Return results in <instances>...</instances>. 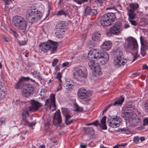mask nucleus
<instances>
[{
  "label": "nucleus",
  "mask_w": 148,
  "mask_h": 148,
  "mask_svg": "<svg viewBox=\"0 0 148 148\" xmlns=\"http://www.w3.org/2000/svg\"><path fill=\"white\" fill-rule=\"evenodd\" d=\"M103 52H101L99 51L93 49L89 51L88 53V58L89 61L88 64L89 66L93 71L92 74H97L99 75L101 73L99 64L97 61H99L102 56Z\"/></svg>",
  "instance_id": "1"
},
{
  "label": "nucleus",
  "mask_w": 148,
  "mask_h": 148,
  "mask_svg": "<svg viewBox=\"0 0 148 148\" xmlns=\"http://www.w3.org/2000/svg\"><path fill=\"white\" fill-rule=\"evenodd\" d=\"M126 109L128 111L125 112L123 116L126 122H128L133 126H138L141 122L140 117L134 113L133 108L127 107Z\"/></svg>",
  "instance_id": "2"
},
{
  "label": "nucleus",
  "mask_w": 148,
  "mask_h": 148,
  "mask_svg": "<svg viewBox=\"0 0 148 148\" xmlns=\"http://www.w3.org/2000/svg\"><path fill=\"white\" fill-rule=\"evenodd\" d=\"M32 85L29 84H26L20 78L18 82L16 84L14 88L18 89L21 88L23 89L22 92V95L24 97H28L31 95H32L34 92V88Z\"/></svg>",
  "instance_id": "3"
},
{
  "label": "nucleus",
  "mask_w": 148,
  "mask_h": 148,
  "mask_svg": "<svg viewBox=\"0 0 148 148\" xmlns=\"http://www.w3.org/2000/svg\"><path fill=\"white\" fill-rule=\"evenodd\" d=\"M39 49L44 53H47L50 51L51 54L56 51L58 47V43L51 40H49L47 41L40 43L39 45Z\"/></svg>",
  "instance_id": "4"
},
{
  "label": "nucleus",
  "mask_w": 148,
  "mask_h": 148,
  "mask_svg": "<svg viewBox=\"0 0 148 148\" xmlns=\"http://www.w3.org/2000/svg\"><path fill=\"white\" fill-rule=\"evenodd\" d=\"M87 74V69L84 66L75 68L73 71V77L79 82L84 83L86 78Z\"/></svg>",
  "instance_id": "5"
},
{
  "label": "nucleus",
  "mask_w": 148,
  "mask_h": 148,
  "mask_svg": "<svg viewBox=\"0 0 148 148\" xmlns=\"http://www.w3.org/2000/svg\"><path fill=\"white\" fill-rule=\"evenodd\" d=\"M116 19L114 13L109 12L103 15L100 21L101 25L103 26H106L112 24Z\"/></svg>",
  "instance_id": "6"
},
{
  "label": "nucleus",
  "mask_w": 148,
  "mask_h": 148,
  "mask_svg": "<svg viewBox=\"0 0 148 148\" xmlns=\"http://www.w3.org/2000/svg\"><path fill=\"white\" fill-rule=\"evenodd\" d=\"M114 56L116 58L114 60V64L117 67H119L121 65L124 66L126 63L127 60L124 59L123 52L120 50L113 52Z\"/></svg>",
  "instance_id": "7"
},
{
  "label": "nucleus",
  "mask_w": 148,
  "mask_h": 148,
  "mask_svg": "<svg viewBox=\"0 0 148 148\" xmlns=\"http://www.w3.org/2000/svg\"><path fill=\"white\" fill-rule=\"evenodd\" d=\"M13 23L14 25L18 29L25 31L27 27V22L21 16H15L13 18Z\"/></svg>",
  "instance_id": "8"
},
{
  "label": "nucleus",
  "mask_w": 148,
  "mask_h": 148,
  "mask_svg": "<svg viewBox=\"0 0 148 148\" xmlns=\"http://www.w3.org/2000/svg\"><path fill=\"white\" fill-rule=\"evenodd\" d=\"M127 43L125 48L127 50H136L138 45L136 40L134 37L130 36L127 38Z\"/></svg>",
  "instance_id": "9"
},
{
  "label": "nucleus",
  "mask_w": 148,
  "mask_h": 148,
  "mask_svg": "<svg viewBox=\"0 0 148 148\" xmlns=\"http://www.w3.org/2000/svg\"><path fill=\"white\" fill-rule=\"evenodd\" d=\"M61 110L63 116L65 118V123L67 125L73 123L74 119H71L73 115L70 111L67 108H62Z\"/></svg>",
  "instance_id": "10"
},
{
  "label": "nucleus",
  "mask_w": 148,
  "mask_h": 148,
  "mask_svg": "<svg viewBox=\"0 0 148 148\" xmlns=\"http://www.w3.org/2000/svg\"><path fill=\"white\" fill-rule=\"evenodd\" d=\"M92 92L90 91H87L86 89L84 88H81L79 89L78 91V95L81 99H85L84 101L88 102L90 101V99L89 97L91 95Z\"/></svg>",
  "instance_id": "11"
},
{
  "label": "nucleus",
  "mask_w": 148,
  "mask_h": 148,
  "mask_svg": "<svg viewBox=\"0 0 148 148\" xmlns=\"http://www.w3.org/2000/svg\"><path fill=\"white\" fill-rule=\"evenodd\" d=\"M122 30V25L120 21L116 22L109 29L110 32L114 35H118Z\"/></svg>",
  "instance_id": "12"
},
{
  "label": "nucleus",
  "mask_w": 148,
  "mask_h": 148,
  "mask_svg": "<svg viewBox=\"0 0 148 148\" xmlns=\"http://www.w3.org/2000/svg\"><path fill=\"white\" fill-rule=\"evenodd\" d=\"M121 119L117 116L115 117H111L108 119V123L109 126L111 127L115 128L119 127L121 122Z\"/></svg>",
  "instance_id": "13"
},
{
  "label": "nucleus",
  "mask_w": 148,
  "mask_h": 148,
  "mask_svg": "<svg viewBox=\"0 0 148 148\" xmlns=\"http://www.w3.org/2000/svg\"><path fill=\"white\" fill-rule=\"evenodd\" d=\"M139 6V4L136 2L130 3L129 6L127 8L128 15H136L135 12L138 10Z\"/></svg>",
  "instance_id": "14"
},
{
  "label": "nucleus",
  "mask_w": 148,
  "mask_h": 148,
  "mask_svg": "<svg viewBox=\"0 0 148 148\" xmlns=\"http://www.w3.org/2000/svg\"><path fill=\"white\" fill-rule=\"evenodd\" d=\"M140 39L141 45V53L142 56H144L146 54V51L148 49V43L142 36H140Z\"/></svg>",
  "instance_id": "15"
},
{
  "label": "nucleus",
  "mask_w": 148,
  "mask_h": 148,
  "mask_svg": "<svg viewBox=\"0 0 148 148\" xmlns=\"http://www.w3.org/2000/svg\"><path fill=\"white\" fill-rule=\"evenodd\" d=\"M61 113L59 110L56 111L54 114L53 119V123L55 125H59L62 122Z\"/></svg>",
  "instance_id": "16"
},
{
  "label": "nucleus",
  "mask_w": 148,
  "mask_h": 148,
  "mask_svg": "<svg viewBox=\"0 0 148 148\" xmlns=\"http://www.w3.org/2000/svg\"><path fill=\"white\" fill-rule=\"evenodd\" d=\"M65 27V25L64 22H61L58 23L55 29V34L57 36L61 35L64 32Z\"/></svg>",
  "instance_id": "17"
},
{
  "label": "nucleus",
  "mask_w": 148,
  "mask_h": 148,
  "mask_svg": "<svg viewBox=\"0 0 148 148\" xmlns=\"http://www.w3.org/2000/svg\"><path fill=\"white\" fill-rule=\"evenodd\" d=\"M106 117L105 116L101 119L100 124L99 123V121L98 120H96L95 122L92 123V124L95 126H98L99 125H100V127L102 129L106 130L107 129V127L106 124Z\"/></svg>",
  "instance_id": "18"
},
{
  "label": "nucleus",
  "mask_w": 148,
  "mask_h": 148,
  "mask_svg": "<svg viewBox=\"0 0 148 148\" xmlns=\"http://www.w3.org/2000/svg\"><path fill=\"white\" fill-rule=\"evenodd\" d=\"M31 106L29 107V110L31 112H34L37 110L41 106V104L34 100L31 101Z\"/></svg>",
  "instance_id": "19"
},
{
  "label": "nucleus",
  "mask_w": 148,
  "mask_h": 148,
  "mask_svg": "<svg viewBox=\"0 0 148 148\" xmlns=\"http://www.w3.org/2000/svg\"><path fill=\"white\" fill-rule=\"evenodd\" d=\"M27 117V115H25V114H23L22 119L21 121L20 124L24 126H28L29 127H32V129L33 126L35 125L36 123L35 122H29L26 119Z\"/></svg>",
  "instance_id": "20"
},
{
  "label": "nucleus",
  "mask_w": 148,
  "mask_h": 148,
  "mask_svg": "<svg viewBox=\"0 0 148 148\" xmlns=\"http://www.w3.org/2000/svg\"><path fill=\"white\" fill-rule=\"evenodd\" d=\"M124 100V97L122 96L121 97L118 99L116 100L114 103H111L109 104L108 106L105 108L103 110V113L105 112L111 106L114 105V106H117L122 104Z\"/></svg>",
  "instance_id": "21"
},
{
  "label": "nucleus",
  "mask_w": 148,
  "mask_h": 148,
  "mask_svg": "<svg viewBox=\"0 0 148 148\" xmlns=\"http://www.w3.org/2000/svg\"><path fill=\"white\" fill-rule=\"evenodd\" d=\"M85 14L86 16L96 15L97 13V10L92 9L88 6H86L84 7Z\"/></svg>",
  "instance_id": "22"
},
{
  "label": "nucleus",
  "mask_w": 148,
  "mask_h": 148,
  "mask_svg": "<svg viewBox=\"0 0 148 148\" xmlns=\"http://www.w3.org/2000/svg\"><path fill=\"white\" fill-rule=\"evenodd\" d=\"M39 15H37V16H30V15H26V18L28 20V22L32 24L34 22H36L37 21L39 20L42 16L41 14H39Z\"/></svg>",
  "instance_id": "23"
},
{
  "label": "nucleus",
  "mask_w": 148,
  "mask_h": 148,
  "mask_svg": "<svg viewBox=\"0 0 148 148\" xmlns=\"http://www.w3.org/2000/svg\"><path fill=\"white\" fill-rule=\"evenodd\" d=\"M39 14H41L40 11H38L36 8H30L27 11L26 15H30L36 16H37V15H39Z\"/></svg>",
  "instance_id": "24"
},
{
  "label": "nucleus",
  "mask_w": 148,
  "mask_h": 148,
  "mask_svg": "<svg viewBox=\"0 0 148 148\" xmlns=\"http://www.w3.org/2000/svg\"><path fill=\"white\" fill-rule=\"evenodd\" d=\"M109 57L108 53L106 52H103L102 56L99 60L100 64L101 65H103L107 63L108 61Z\"/></svg>",
  "instance_id": "25"
},
{
  "label": "nucleus",
  "mask_w": 148,
  "mask_h": 148,
  "mask_svg": "<svg viewBox=\"0 0 148 148\" xmlns=\"http://www.w3.org/2000/svg\"><path fill=\"white\" fill-rule=\"evenodd\" d=\"M112 45V43L110 41H105L101 45V48L103 51H108L111 48Z\"/></svg>",
  "instance_id": "26"
},
{
  "label": "nucleus",
  "mask_w": 148,
  "mask_h": 148,
  "mask_svg": "<svg viewBox=\"0 0 148 148\" xmlns=\"http://www.w3.org/2000/svg\"><path fill=\"white\" fill-rule=\"evenodd\" d=\"M101 34L98 32L93 33L92 35V39L94 41H98L100 40Z\"/></svg>",
  "instance_id": "27"
},
{
  "label": "nucleus",
  "mask_w": 148,
  "mask_h": 148,
  "mask_svg": "<svg viewBox=\"0 0 148 148\" xmlns=\"http://www.w3.org/2000/svg\"><path fill=\"white\" fill-rule=\"evenodd\" d=\"M128 16H129L128 20L131 24L134 26L137 25L138 24L137 22L133 20L136 15H133L132 16L131 15H128Z\"/></svg>",
  "instance_id": "28"
},
{
  "label": "nucleus",
  "mask_w": 148,
  "mask_h": 148,
  "mask_svg": "<svg viewBox=\"0 0 148 148\" xmlns=\"http://www.w3.org/2000/svg\"><path fill=\"white\" fill-rule=\"evenodd\" d=\"M50 99H47L45 102V106H46L47 103H55V97L54 94H51L50 95Z\"/></svg>",
  "instance_id": "29"
},
{
  "label": "nucleus",
  "mask_w": 148,
  "mask_h": 148,
  "mask_svg": "<svg viewBox=\"0 0 148 148\" xmlns=\"http://www.w3.org/2000/svg\"><path fill=\"white\" fill-rule=\"evenodd\" d=\"M93 129L91 127H86L85 129V132L87 134L92 135L93 134Z\"/></svg>",
  "instance_id": "30"
},
{
  "label": "nucleus",
  "mask_w": 148,
  "mask_h": 148,
  "mask_svg": "<svg viewBox=\"0 0 148 148\" xmlns=\"http://www.w3.org/2000/svg\"><path fill=\"white\" fill-rule=\"evenodd\" d=\"M118 131L121 133H126L129 134L130 132V131L127 128H119Z\"/></svg>",
  "instance_id": "31"
},
{
  "label": "nucleus",
  "mask_w": 148,
  "mask_h": 148,
  "mask_svg": "<svg viewBox=\"0 0 148 148\" xmlns=\"http://www.w3.org/2000/svg\"><path fill=\"white\" fill-rule=\"evenodd\" d=\"M49 109L52 111L55 110L56 109V106L55 103H49Z\"/></svg>",
  "instance_id": "32"
},
{
  "label": "nucleus",
  "mask_w": 148,
  "mask_h": 148,
  "mask_svg": "<svg viewBox=\"0 0 148 148\" xmlns=\"http://www.w3.org/2000/svg\"><path fill=\"white\" fill-rule=\"evenodd\" d=\"M5 93L3 91V88H0V99L4 98Z\"/></svg>",
  "instance_id": "33"
},
{
  "label": "nucleus",
  "mask_w": 148,
  "mask_h": 148,
  "mask_svg": "<svg viewBox=\"0 0 148 148\" xmlns=\"http://www.w3.org/2000/svg\"><path fill=\"white\" fill-rule=\"evenodd\" d=\"M62 15H64L65 16H66V14L65 12L62 10L58 11V13L56 14V15L57 16H60Z\"/></svg>",
  "instance_id": "34"
},
{
  "label": "nucleus",
  "mask_w": 148,
  "mask_h": 148,
  "mask_svg": "<svg viewBox=\"0 0 148 148\" xmlns=\"http://www.w3.org/2000/svg\"><path fill=\"white\" fill-rule=\"evenodd\" d=\"M75 110L78 112H81L83 111V108L79 107L77 104L76 103L75 105Z\"/></svg>",
  "instance_id": "35"
},
{
  "label": "nucleus",
  "mask_w": 148,
  "mask_h": 148,
  "mask_svg": "<svg viewBox=\"0 0 148 148\" xmlns=\"http://www.w3.org/2000/svg\"><path fill=\"white\" fill-rule=\"evenodd\" d=\"M139 140V137L138 136H136L134 138L133 141L134 142L137 144Z\"/></svg>",
  "instance_id": "36"
},
{
  "label": "nucleus",
  "mask_w": 148,
  "mask_h": 148,
  "mask_svg": "<svg viewBox=\"0 0 148 148\" xmlns=\"http://www.w3.org/2000/svg\"><path fill=\"white\" fill-rule=\"evenodd\" d=\"M21 79V80L23 81V82H24V83H25V81H27L29 80V79H30L29 77H22L21 78H20Z\"/></svg>",
  "instance_id": "37"
},
{
  "label": "nucleus",
  "mask_w": 148,
  "mask_h": 148,
  "mask_svg": "<svg viewBox=\"0 0 148 148\" xmlns=\"http://www.w3.org/2000/svg\"><path fill=\"white\" fill-rule=\"evenodd\" d=\"M39 73H38L36 71H34L31 73L32 75L35 78L37 77V76H38V75Z\"/></svg>",
  "instance_id": "38"
},
{
  "label": "nucleus",
  "mask_w": 148,
  "mask_h": 148,
  "mask_svg": "<svg viewBox=\"0 0 148 148\" xmlns=\"http://www.w3.org/2000/svg\"><path fill=\"white\" fill-rule=\"evenodd\" d=\"M61 74L60 72H58L57 73V75L56 76V78L58 79L59 81L60 82H61Z\"/></svg>",
  "instance_id": "39"
},
{
  "label": "nucleus",
  "mask_w": 148,
  "mask_h": 148,
  "mask_svg": "<svg viewBox=\"0 0 148 148\" xmlns=\"http://www.w3.org/2000/svg\"><path fill=\"white\" fill-rule=\"evenodd\" d=\"M145 111L148 112V100L145 102Z\"/></svg>",
  "instance_id": "40"
},
{
  "label": "nucleus",
  "mask_w": 148,
  "mask_h": 148,
  "mask_svg": "<svg viewBox=\"0 0 148 148\" xmlns=\"http://www.w3.org/2000/svg\"><path fill=\"white\" fill-rule=\"evenodd\" d=\"M58 62V60L57 59H55L52 63V65L53 66H56Z\"/></svg>",
  "instance_id": "41"
},
{
  "label": "nucleus",
  "mask_w": 148,
  "mask_h": 148,
  "mask_svg": "<svg viewBox=\"0 0 148 148\" xmlns=\"http://www.w3.org/2000/svg\"><path fill=\"white\" fill-rule=\"evenodd\" d=\"M143 125H148V118L144 119L143 120Z\"/></svg>",
  "instance_id": "42"
},
{
  "label": "nucleus",
  "mask_w": 148,
  "mask_h": 148,
  "mask_svg": "<svg viewBox=\"0 0 148 148\" xmlns=\"http://www.w3.org/2000/svg\"><path fill=\"white\" fill-rule=\"evenodd\" d=\"M66 86L67 87L66 89H69L70 90L73 89V85H72L71 84H67Z\"/></svg>",
  "instance_id": "43"
},
{
  "label": "nucleus",
  "mask_w": 148,
  "mask_h": 148,
  "mask_svg": "<svg viewBox=\"0 0 148 148\" xmlns=\"http://www.w3.org/2000/svg\"><path fill=\"white\" fill-rule=\"evenodd\" d=\"M139 57V56L137 54V53L136 52V53L135 55L134 56V59H133V62L134 61Z\"/></svg>",
  "instance_id": "44"
},
{
  "label": "nucleus",
  "mask_w": 148,
  "mask_h": 148,
  "mask_svg": "<svg viewBox=\"0 0 148 148\" xmlns=\"http://www.w3.org/2000/svg\"><path fill=\"white\" fill-rule=\"evenodd\" d=\"M95 2L97 3H103L104 1H106V0H95Z\"/></svg>",
  "instance_id": "45"
},
{
  "label": "nucleus",
  "mask_w": 148,
  "mask_h": 148,
  "mask_svg": "<svg viewBox=\"0 0 148 148\" xmlns=\"http://www.w3.org/2000/svg\"><path fill=\"white\" fill-rule=\"evenodd\" d=\"M26 43V41H21L19 42V45L20 46L25 45Z\"/></svg>",
  "instance_id": "46"
},
{
  "label": "nucleus",
  "mask_w": 148,
  "mask_h": 148,
  "mask_svg": "<svg viewBox=\"0 0 148 148\" xmlns=\"http://www.w3.org/2000/svg\"><path fill=\"white\" fill-rule=\"evenodd\" d=\"M3 37H4V39L6 42H9L10 41V40L9 38L5 36Z\"/></svg>",
  "instance_id": "47"
},
{
  "label": "nucleus",
  "mask_w": 148,
  "mask_h": 148,
  "mask_svg": "<svg viewBox=\"0 0 148 148\" xmlns=\"http://www.w3.org/2000/svg\"><path fill=\"white\" fill-rule=\"evenodd\" d=\"M69 64L68 62H65L62 64V67H64L68 66Z\"/></svg>",
  "instance_id": "48"
},
{
  "label": "nucleus",
  "mask_w": 148,
  "mask_h": 148,
  "mask_svg": "<svg viewBox=\"0 0 148 148\" xmlns=\"http://www.w3.org/2000/svg\"><path fill=\"white\" fill-rule=\"evenodd\" d=\"M74 1L76 2L78 4L80 5L81 3V0H73Z\"/></svg>",
  "instance_id": "49"
},
{
  "label": "nucleus",
  "mask_w": 148,
  "mask_h": 148,
  "mask_svg": "<svg viewBox=\"0 0 148 148\" xmlns=\"http://www.w3.org/2000/svg\"><path fill=\"white\" fill-rule=\"evenodd\" d=\"M130 27V25L127 24H125L124 25V27L125 29H127Z\"/></svg>",
  "instance_id": "50"
},
{
  "label": "nucleus",
  "mask_w": 148,
  "mask_h": 148,
  "mask_svg": "<svg viewBox=\"0 0 148 148\" xmlns=\"http://www.w3.org/2000/svg\"><path fill=\"white\" fill-rule=\"evenodd\" d=\"M50 124V121L49 120H47L46 122L45 123V125L46 126H49Z\"/></svg>",
  "instance_id": "51"
},
{
  "label": "nucleus",
  "mask_w": 148,
  "mask_h": 148,
  "mask_svg": "<svg viewBox=\"0 0 148 148\" xmlns=\"http://www.w3.org/2000/svg\"><path fill=\"white\" fill-rule=\"evenodd\" d=\"M5 122V120L3 118L0 119V125Z\"/></svg>",
  "instance_id": "52"
},
{
  "label": "nucleus",
  "mask_w": 148,
  "mask_h": 148,
  "mask_svg": "<svg viewBox=\"0 0 148 148\" xmlns=\"http://www.w3.org/2000/svg\"><path fill=\"white\" fill-rule=\"evenodd\" d=\"M140 140L141 141V142H142L145 140V138L143 136L140 137H139V140Z\"/></svg>",
  "instance_id": "53"
},
{
  "label": "nucleus",
  "mask_w": 148,
  "mask_h": 148,
  "mask_svg": "<svg viewBox=\"0 0 148 148\" xmlns=\"http://www.w3.org/2000/svg\"><path fill=\"white\" fill-rule=\"evenodd\" d=\"M23 114H25V115H26V114L28 115L29 114V112L28 111H25L23 112L22 114V116L23 117Z\"/></svg>",
  "instance_id": "54"
},
{
  "label": "nucleus",
  "mask_w": 148,
  "mask_h": 148,
  "mask_svg": "<svg viewBox=\"0 0 148 148\" xmlns=\"http://www.w3.org/2000/svg\"><path fill=\"white\" fill-rule=\"evenodd\" d=\"M62 89V86H61V83H59V86L58 88L57 89V91H59V90H61Z\"/></svg>",
  "instance_id": "55"
},
{
  "label": "nucleus",
  "mask_w": 148,
  "mask_h": 148,
  "mask_svg": "<svg viewBox=\"0 0 148 148\" xmlns=\"http://www.w3.org/2000/svg\"><path fill=\"white\" fill-rule=\"evenodd\" d=\"M47 92L46 90L45 89H42L41 90L40 93H43V94H45Z\"/></svg>",
  "instance_id": "56"
},
{
  "label": "nucleus",
  "mask_w": 148,
  "mask_h": 148,
  "mask_svg": "<svg viewBox=\"0 0 148 148\" xmlns=\"http://www.w3.org/2000/svg\"><path fill=\"white\" fill-rule=\"evenodd\" d=\"M143 69H148V66L146 64H144L143 66Z\"/></svg>",
  "instance_id": "57"
},
{
  "label": "nucleus",
  "mask_w": 148,
  "mask_h": 148,
  "mask_svg": "<svg viewBox=\"0 0 148 148\" xmlns=\"http://www.w3.org/2000/svg\"><path fill=\"white\" fill-rule=\"evenodd\" d=\"M113 9L114 10H116V9L114 7H113L112 8H111V7H109L108 8H107V10H110V9Z\"/></svg>",
  "instance_id": "58"
},
{
  "label": "nucleus",
  "mask_w": 148,
  "mask_h": 148,
  "mask_svg": "<svg viewBox=\"0 0 148 148\" xmlns=\"http://www.w3.org/2000/svg\"><path fill=\"white\" fill-rule=\"evenodd\" d=\"M38 79L40 81H41L42 79V78L41 77L39 73L38 75V76H37Z\"/></svg>",
  "instance_id": "59"
},
{
  "label": "nucleus",
  "mask_w": 148,
  "mask_h": 148,
  "mask_svg": "<svg viewBox=\"0 0 148 148\" xmlns=\"http://www.w3.org/2000/svg\"><path fill=\"white\" fill-rule=\"evenodd\" d=\"M80 146L82 148H86L87 147V145H81Z\"/></svg>",
  "instance_id": "60"
},
{
  "label": "nucleus",
  "mask_w": 148,
  "mask_h": 148,
  "mask_svg": "<svg viewBox=\"0 0 148 148\" xmlns=\"http://www.w3.org/2000/svg\"><path fill=\"white\" fill-rule=\"evenodd\" d=\"M119 146H120V145H115L113 147V148H118Z\"/></svg>",
  "instance_id": "61"
},
{
  "label": "nucleus",
  "mask_w": 148,
  "mask_h": 148,
  "mask_svg": "<svg viewBox=\"0 0 148 148\" xmlns=\"http://www.w3.org/2000/svg\"><path fill=\"white\" fill-rule=\"evenodd\" d=\"M64 3V2H63V0H60L58 2V4H60L61 3Z\"/></svg>",
  "instance_id": "62"
},
{
  "label": "nucleus",
  "mask_w": 148,
  "mask_h": 148,
  "mask_svg": "<svg viewBox=\"0 0 148 148\" xmlns=\"http://www.w3.org/2000/svg\"><path fill=\"white\" fill-rule=\"evenodd\" d=\"M45 145H42L40 146L39 147L40 148H45Z\"/></svg>",
  "instance_id": "63"
},
{
  "label": "nucleus",
  "mask_w": 148,
  "mask_h": 148,
  "mask_svg": "<svg viewBox=\"0 0 148 148\" xmlns=\"http://www.w3.org/2000/svg\"><path fill=\"white\" fill-rule=\"evenodd\" d=\"M88 0H81V3L87 1Z\"/></svg>",
  "instance_id": "64"
}]
</instances>
